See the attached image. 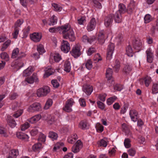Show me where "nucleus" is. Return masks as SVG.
I'll return each mask as SVG.
<instances>
[{
  "label": "nucleus",
  "mask_w": 158,
  "mask_h": 158,
  "mask_svg": "<svg viewBox=\"0 0 158 158\" xmlns=\"http://www.w3.org/2000/svg\"><path fill=\"white\" fill-rule=\"evenodd\" d=\"M62 33L64 38L69 39L71 41H73L75 40L74 31L71 28L69 25H65L61 26Z\"/></svg>",
  "instance_id": "1"
},
{
  "label": "nucleus",
  "mask_w": 158,
  "mask_h": 158,
  "mask_svg": "<svg viewBox=\"0 0 158 158\" xmlns=\"http://www.w3.org/2000/svg\"><path fill=\"white\" fill-rule=\"evenodd\" d=\"M50 92V89L48 86H45L38 89L36 92L37 95L39 97L46 96Z\"/></svg>",
  "instance_id": "2"
},
{
  "label": "nucleus",
  "mask_w": 158,
  "mask_h": 158,
  "mask_svg": "<svg viewBox=\"0 0 158 158\" xmlns=\"http://www.w3.org/2000/svg\"><path fill=\"white\" fill-rule=\"evenodd\" d=\"M23 23V21H21L20 20H18L15 23L14 32L12 34L13 38L15 39H16L17 38L19 31V27Z\"/></svg>",
  "instance_id": "3"
},
{
  "label": "nucleus",
  "mask_w": 158,
  "mask_h": 158,
  "mask_svg": "<svg viewBox=\"0 0 158 158\" xmlns=\"http://www.w3.org/2000/svg\"><path fill=\"white\" fill-rule=\"evenodd\" d=\"M74 103L73 99H68L63 108V110L67 112H71L72 111V107Z\"/></svg>",
  "instance_id": "4"
},
{
  "label": "nucleus",
  "mask_w": 158,
  "mask_h": 158,
  "mask_svg": "<svg viewBox=\"0 0 158 158\" xmlns=\"http://www.w3.org/2000/svg\"><path fill=\"white\" fill-rule=\"evenodd\" d=\"M70 44L68 42L65 40H63L61 45V50L64 53H67L70 50Z\"/></svg>",
  "instance_id": "5"
},
{
  "label": "nucleus",
  "mask_w": 158,
  "mask_h": 158,
  "mask_svg": "<svg viewBox=\"0 0 158 158\" xmlns=\"http://www.w3.org/2000/svg\"><path fill=\"white\" fill-rule=\"evenodd\" d=\"M83 147V143L81 141L79 140L77 141L75 144L72 148V151L74 153L79 152Z\"/></svg>",
  "instance_id": "6"
},
{
  "label": "nucleus",
  "mask_w": 158,
  "mask_h": 158,
  "mask_svg": "<svg viewBox=\"0 0 158 158\" xmlns=\"http://www.w3.org/2000/svg\"><path fill=\"white\" fill-rule=\"evenodd\" d=\"M112 73V70L111 69L109 68L107 69L106 73V76L108 78L107 83L109 84V85L110 86L114 84V81H113L112 79H111Z\"/></svg>",
  "instance_id": "7"
},
{
  "label": "nucleus",
  "mask_w": 158,
  "mask_h": 158,
  "mask_svg": "<svg viewBox=\"0 0 158 158\" xmlns=\"http://www.w3.org/2000/svg\"><path fill=\"white\" fill-rule=\"evenodd\" d=\"M132 44L134 49L135 50V52H138L141 49L142 46L141 40L135 39L133 40Z\"/></svg>",
  "instance_id": "8"
},
{
  "label": "nucleus",
  "mask_w": 158,
  "mask_h": 158,
  "mask_svg": "<svg viewBox=\"0 0 158 158\" xmlns=\"http://www.w3.org/2000/svg\"><path fill=\"white\" fill-rule=\"evenodd\" d=\"M113 15L110 14L106 17L104 19V25L106 27H111L113 21Z\"/></svg>",
  "instance_id": "9"
},
{
  "label": "nucleus",
  "mask_w": 158,
  "mask_h": 158,
  "mask_svg": "<svg viewBox=\"0 0 158 158\" xmlns=\"http://www.w3.org/2000/svg\"><path fill=\"white\" fill-rule=\"evenodd\" d=\"M25 81L30 84H33L34 82L35 83H38L39 82L37 74L35 73H33L31 77H27Z\"/></svg>",
  "instance_id": "10"
},
{
  "label": "nucleus",
  "mask_w": 158,
  "mask_h": 158,
  "mask_svg": "<svg viewBox=\"0 0 158 158\" xmlns=\"http://www.w3.org/2000/svg\"><path fill=\"white\" fill-rule=\"evenodd\" d=\"M114 44L111 43L108 46L107 51L106 59L110 60L111 59L113 52L114 49Z\"/></svg>",
  "instance_id": "11"
},
{
  "label": "nucleus",
  "mask_w": 158,
  "mask_h": 158,
  "mask_svg": "<svg viewBox=\"0 0 158 158\" xmlns=\"http://www.w3.org/2000/svg\"><path fill=\"white\" fill-rule=\"evenodd\" d=\"M41 109L40 104L39 103L35 102L31 105L28 109L29 112H32L33 111H38Z\"/></svg>",
  "instance_id": "12"
},
{
  "label": "nucleus",
  "mask_w": 158,
  "mask_h": 158,
  "mask_svg": "<svg viewBox=\"0 0 158 158\" xmlns=\"http://www.w3.org/2000/svg\"><path fill=\"white\" fill-rule=\"evenodd\" d=\"M70 53L75 58L78 57L81 54L80 48L77 46L73 47L70 52Z\"/></svg>",
  "instance_id": "13"
},
{
  "label": "nucleus",
  "mask_w": 158,
  "mask_h": 158,
  "mask_svg": "<svg viewBox=\"0 0 158 158\" xmlns=\"http://www.w3.org/2000/svg\"><path fill=\"white\" fill-rule=\"evenodd\" d=\"M146 53L147 62L149 63H152L154 58L153 53L152 50L150 48L148 49L146 51Z\"/></svg>",
  "instance_id": "14"
},
{
  "label": "nucleus",
  "mask_w": 158,
  "mask_h": 158,
  "mask_svg": "<svg viewBox=\"0 0 158 158\" xmlns=\"http://www.w3.org/2000/svg\"><path fill=\"white\" fill-rule=\"evenodd\" d=\"M83 90L88 95L91 94L93 90L92 86L89 85H85L83 86Z\"/></svg>",
  "instance_id": "15"
},
{
  "label": "nucleus",
  "mask_w": 158,
  "mask_h": 158,
  "mask_svg": "<svg viewBox=\"0 0 158 158\" xmlns=\"http://www.w3.org/2000/svg\"><path fill=\"white\" fill-rule=\"evenodd\" d=\"M96 24V21L95 18H93L90 20L87 27V29L88 31H92L95 28Z\"/></svg>",
  "instance_id": "16"
},
{
  "label": "nucleus",
  "mask_w": 158,
  "mask_h": 158,
  "mask_svg": "<svg viewBox=\"0 0 158 158\" xmlns=\"http://www.w3.org/2000/svg\"><path fill=\"white\" fill-rule=\"evenodd\" d=\"M42 36L38 33H34L30 35L31 39L34 42H39L41 39Z\"/></svg>",
  "instance_id": "17"
},
{
  "label": "nucleus",
  "mask_w": 158,
  "mask_h": 158,
  "mask_svg": "<svg viewBox=\"0 0 158 158\" xmlns=\"http://www.w3.org/2000/svg\"><path fill=\"white\" fill-rule=\"evenodd\" d=\"M98 36V42L101 44H103L106 39V37L105 35V32L103 31L100 32Z\"/></svg>",
  "instance_id": "18"
},
{
  "label": "nucleus",
  "mask_w": 158,
  "mask_h": 158,
  "mask_svg": "<svg viewBox=\"0 0 158 158\" xmlns=\"http://www.w3.org/2000/svg\"><path fill=\"white\" fill-rule=\"evenodd\" d=\"M7 122L8 125L12 128L15 127L17 124L15 120L10 115L7 116Z\"/></svg>",
  "instance_id": "19"
},
{
  "label": "nucleus",
  "mask_w": 158,
  "mask_h": 158,
  "mask_svg": "<svg viewBox=\"0 0 158 158\" xmlns=\"http://www.w3.org/2000/svg\"><path fill=\"white\" fill-rule=\"evenodd\" d=\"M135 2L133 0H131L127 6V12L129 14H131L135 9Z\"/></svg>",
  "instance_id": "20"
},
{
  "label": "nucleus",
  "mask_w": 158,
  "mask_h": 158,
  "mask_svg": "<svg viewBox=\"0 0 158 158\" xmlns=\"http://www.w3.org/2000/svg\"><path fill=\"white\" fill-rule=\"evenodd\" d=\"M43 118L45 120H46L48 122L49 124H51L53 123L55 121V119L53 116L47 114H44Z\"/></svg>",
  "instance_id": "21"
},
{
  "label": "nucleus",
  "mask_w": 158,
  "mask_h": 158,
  "mask_svg": "<svg viewBox=\"0 0 158 158\" xmlns=\"http://www.w3.org/2000/svg\"><path fill=\"white\" fill-rule=\"evenodd\" d=\"M16 135L19 139L24 141H27L28 139V135L21 132H17Z\"/></svg>",
  "instance_id": "22"
},
{
  "label": "nucleus",
  "mask_w": 158,
  "mask_h": 158,
  "mask_svg": "<svg viewBox=\"0 0 158 158\" xmlns=\"http://www.w3.org/2000/svg\"><path fill=\"white\" fill-rule=\"evenodd\" d=\"M96 39L94 36L88 37L86 35H84L82 37V41L85 43H91L94 41Z\"/></svg>",
  "instance_id": "23"
},
{
  "label": "nucleus",
  "mask_w": 158,
  "mask_h": 158,
  "mask_svg": "<svg viewBox=\"0 0 158 158\" xmlns=\"http://www.w3.org/2000/svg\"><path fill=\"white\" fill-rule=\"evenodd\" d=\"M40 114H37L28 119V121L31 123H34L39 121L41 118Z\"/></svg>",
  "instance_id": "24"
},
{
  "label": "nucleus",
  "mask_w": 158,
  "mask_h": 158,
  "mask_svg": "<svg viewBox=\"0 0 158 158\" xmlns=\"http://www.w3.org/2000/svg\"><path fill=\"white\" fill-rule=\"evenodd\" d=\"M19 155L18 151L16 149H12L9 151L8 156L6 158H16Z\"/></svg>",
  "instance_id": "25"
},
{
  "label": "nucleus",
  "mask_w": 158,
  "mask_h": 158,
  "mask_svg": "<svg viewBox=\"0 0 158 158\" xmlns=\"http://www.w3.org/2000/svg\"><path fill=\"white\" fill-rule=\"evenodd\" d=\"M138 112L135 110H131L130 112V115L131 120L135 122L137 120Z\"/></svg>",
  "instance_id": "26"
},
{
  "label": "nucleus",
  "mask_w": 158,
  "mask_h": 158,
  "mask_svg": "<svg viewBox=\"0 0 158 158\" xmlns=\"http://www.w3.org/2000/svg\"><path fill=\"white\" fill-rule=\"evenodd\" d=\"M118 10L117 11L120 14H124L127 11L126 7L125 5L122 3L120 4L118 6Z\"/></svg>",
  "instance_id": "27"
},
{
  "label": "nucleus",
  "mask_w": 158,
  "mask_h": 158,
  "mask_svg": "<svg viewBox=\"0 0 158 158\" xmlns=\"http://www.w3.org/2000/svg\"><path fill=\"white\" fill-rule=\"evenodd\" d=\"M34 71V69L32 67L29 66L24 71L23 75L24 76H28L30 75Z\"/></svg>",
  "instance_id": "28"
},
{
  "label": "nucleus",
  "mask_w": 158,
  "mask_h": 158,
  "mask_svg": "<svg viewBox=\"0 0 158 158\" xmlns=\"http://www.w3.org/2000/svg\"><path fill=\"white\" fill-rule=\"evenodd\" d=\"M42 145L41 143H37L33 145L32 147V150L35 152H38L42 148Z\"/></svg>",
  "instance_id": "29"
},
{
  "label": "nucleus",
  "mask_w": 158,
  "mask_h": 158,
  "mask_svg": "<svg viewBox=\"0 0 158 158\" xmlns=\"http://www.w3.org/2000/svg\"><path fill=\"white\" fill-rule=\"evenodd\" d=\"M45 71V72L44 76L46 77H48L50 75L52 74L54 71L51 67H48L46 68V70Z\"/></svg>",
  "instance_id": "30"
},
{
  "label": "nucleus",
  "mask_w": 158,
  "mask_h": 158,
  "mask_svg": "<svg viewBox=\"0 0 158 158\" xmlns=\"http://www.w3.org/2000/svg\"><path fill=\"white\" fill-rule=\"evenodd\" d=\"M114 19L116 22L117 23H120L122 21V18L121 16V14L116 12L115 14L114 15Z\"/></svg>",
  "instance_id": "31"
},
{
  "label": "nucleus",
  "mask_w": 158,
  "mask_h": 158,
  "mask_svg": "<svg viewBox=\"0 0 158 158\" xmlns=\"http://www.w3.org/2000/svg\"><path fill=\"white\" fill-rule=\"evenodd\" d=\"M126 54L129 57H132L133 56L134 53L131 47L129 45L126 48Z\"/></svg>",
  "instance_id": "32"
},
{
  "label": "nucleus",
  "mask_w": 158,
  "mask_h": 158,
  "mask_svg": "<svg viewBox=\"0 0 158 158\" xmlns=\"http://www.w3.org/2000/svg\"><path fill=\"white\" fill-rule=\"evenodd\" d=\"M0 135L2 136L7 137L8 134L7 130L3 127H0Z\"/></svg>",
  "instance_id": "33"
},
{
  "label": "nucleus",
  "mask_w": 158,
  "mask_h": 158,
  "mask_svg": "<svg viewBox=\"0 0 158 158\" xmlns=\"http://www.w3.org/2000/svg\"><path fill=\"white\" fill-rule=\"evenodd\" d=\"M48 137L52 140H56L58 138L57 134L53 131H50L48 134Z\"/></svg>",
  "instance_id": "34"
},
{
  "label": "nucleus",
  "mask_w": 158,
  "mask_h": 158,
  "mask_svg": "<svg viewBox=\"0 0 158 158\" xmlns=\"http://www.w3.org/2000/svg\"><path fill=\"white\" fill-rule=\"evenodd\" d=\"M64 70L68 72L70 71L71 69L70 64L69 61H66L64 65Z\"/></svg>",
  "instance_id": "35"
},
{
  "label": "nucleus",
  "mask_w": 158,
  "mask_h": 158,
  "mask_svg": "<svg viewBox=\"0 0 158 158\" xmlns=\"http://www.w3.org/2000/svg\"><path fill=\"white\" fill-rule=\"evenodd\" d=\"M152 93L156 94L158 92V82L154 83L152 87Z\"/></svg>",
  "instance_id": "36"
},
{
  "label": "nucleus",
  "mask_w": 158,
  "mask_h": 158,
  "mask_svg": "<svg viewBox=\"0 0 158 158\" xmlns=\"http://www.w3.org/2000/svg\"><path fill=\"white\" fill-rule=\"evenodd\" d=\"M19 50L18 48H16L14 49L12 53L11 57L13 58H16L17 57L18 58L19 54Z\"/></svg>",
  "instance_id": "37"
},
{
  "label": "nucleus",
  "mask_w": 158,
  "mask_h": 158,
  "mask_svg": "<svg viewBox=\"0 0 158 158\" xmlns=\"http://www.w3.org/2000/svg\"><path fill=\"white\" fill-rule=\"evenodd\" d=\"M143 80L145 86L148 87L151 82V78L147 76L143 78Z\"/></svg>",
  "instance_id": "38"
},
{
  "label": "nucleus",
  "mask_w": 158,
  "mask_h": 158,
  "mask_svg": "<svg viewBox=\"0 0 158 158\" xmlns=\"http://www.w3.org/2000/svg\"><path fill=\"white\" fill-rule=\"evenodd\" d=\"M37 50L40 54H42L45 52L43 46L41 44H40L37 46Z\"/></svg>",
  "instance_id": "39"
},
{
  "label": "nucleus",
  "mask_w": 158,
  "mask_h": 158,
  "mask_svg": "<svg viewBox=\"0 0 158 158\" xmlns=\"http://www.w3.org/2000/svg\"><path fill=\"white\" fill-rule=\"evenodd\" d=\"M132 70V67L130 65H126L124 67L123 71L125 74H127L129 73Z\"/></svg>",
  "instance_id": "40"
},
{
  "label": "nucleus",
  "mask_w": 158,
  "mask_h": 158,
  "mask_svg": "<svg viewBox=\"0 0 158 158\" xmlns=\"http://www.w3.org/2000/svg\"><path fill=\"white\" fill-rule=\"evenodd\" d=\"M122 128H123V131L128 136H131V133L130 131L128 128L126 126L125 124H123L122 125Z\"/></svg>",
  "instance_id": "41"
},
{
  "label": "nucleus",
  "mask_w": 158,
  "mask_h": 158,
  "mask_svg": "<svg viewBox=\"0 0 158 158\" xmlns=\"http://www.w3.org/2000/svg\"><path fill=\"white\" fill-rule=\"evenodd\" d=\"M85 65L87 69H91L93 66L92 61L90 60H88L85 62Z\"/></svg>",
  "instance_id": "42"
},
{
  "label": "nucleus",
  "mask_w": 158,
  "mask_h": 158,
  "mask_svg": "<svg viewBox=\"0 0 158 158\" xmlns=\"http://www.w3.org/2000/svg\"><path fill=\"white\" fill-rule=\"evenodd\" d=\"M79 127L82 129H85L88 128V126L87 122L84 121H82L80 123Z\"/></svg>",
  "instance_id": "43"
},
{
  "label": "nucleus",
  "mask_w": 158,
  "mask_h": 158,
  "mask_svg": "<svg viewBox=\"0 0 158 158\" xmlns=\"http://www.w3.org/2000/svg\"><path fill=\"white\" fill-rule=\"evenodd\" d=\"M1 58L6 61H8L9 60V57L8 54L5 52H3L1 54Z\"/></svg>",
  "instance_id": "44"
},
{
  "label": "nucleus",
  "mask_w": 158,
  "mask_h": 158,
  "mask_svg": "<svg viewBox=\"0 0 158 158\" xmlns=\"http://www.w3.org/2000/svg\"><path fill=\"white\" fill-rule=\"evenodd\" d=\"M53 102L52 99H48L46 102L44 107V109L47 110L52 105Z\"/></svg>",
  "instance_id": "45"
},
{
  "label": "nucleus",
  "mask_w": 158,
  "mask_h": 158,
  "mask_svg": "<svg viewBox=\"0 0 158 158\" xmlns=\"http://www.w3.org/2000/svg\"><path fill=\"white\" fill-rule=\"evenodd\" d=\"M98 144L100 146L106 147L107 144V141L106 140L102 139L98 142Z\"/></svg>",
  "instance_id": "46"
},
{
  "label": "nucleus",
  "mask_w": 158,
  "mask_h": 158,
  "mask_svg": "<svg viewBox=\"0 0 158 158\" xmlns=\"http://www.w3.org/2000/svg\"><path fill=\"white\" fill-rule=\"evenodd\" d=\"M23 113V110L19 109L17 111H16L15 114L13 115V116L15 118H17L20 116Z\"/></svg>",
  "instance_id": "47"
},
{
  "label": "nucleus",
  "mask_w": 158,
  "mask_h": 158,
  "mask_svg": "<svg viewBox=\"0 0 158 158\" xmlns=\"http://www.w3.org/2000/svg\"><path fill=\"white\" fill-rule=\"evenodd\" d=\"M120 65L119 61L117 60H116L114 65V68L115 69V71L116 72H118L120 69Z\"/></svg>",
  "instance_id": "48"
},
{
  "label": "nucleus",
  "mask_w": 158,
  "mask_h": 158,
  "mask_svg": "<svg viewBox=\"0 0 158 158\" xmlns=\"http://www.w3.org/2000/svg\"><path fill=\"white\" fill-rule=\"evenodd\" d=\"M50 23L49 24V25H54L57 22L56 17L55 15H52L50 19Z\"/></svg>",
  "instance_id": "49"
},
{
  "label": "nucleus",
  "mask_w": 158,
  "mask_h": 158,
  "mask_svg": "<svg viewBox=\"0 0 158 158\" xmlns=\"http://www.w3.org/2000/svg\"><path fill=\"white\" fill-rule=\"evenodd\" d=\"M96 128L97 131L98 132H102L103 131V126L99 123H97Z\"/></svg>",
  "instance_id": "50"
},
{
  "label": "nucleus",
  "mask_w": 158,
  "mask_h": 158,
  "mask_svg": "<svg viewBox=\"0 0 158 158\" xmlns=\"http://www.w3.org/2000/svg\"><path fill=\"white\" fill-rule=\"evenodd\" d=\"M102 1V0H93V2L94 6L96 7L99 9H101L102 7V5L99 1Z\"/></svg>",
  "instance_id": "51"
},
{
  "label": "nucleus",
  "mask_w": 158,
  "mask_h": 158,
  "mask_svg": "<svg viewBox=\"0 0 158 158\" xmlns=\"http://www.w3.org/2000/svg\"><path fill=\"white\" fill-rule=\"evenodd\" d=\"M124 143L126 148H129L131 147V140L128 138L126 139H125Z\"/></svg>",
  "instance_id": "52"
},
{
  "label": "nucleus",
  "mask_w": 158,
  "mask_h": 158,
  "mask_svg": "<svg viewBox=\"0 0 158 158\" xmlns=\"http://www.w3.org/2000/svg\"><path fill=\"white\" fill-rule=\"evenodd\" d=\"M30 127L29 124L27 122L25 123L21 126V129L22 131H24L28 128Z\"/></svg>",
  "instance_id": "53"
},
{
  "label": "nucleus",
  "mask_w": 158,
  "mask_h": 158,
  "mask_svg": "<svg viewBox=\"0 0 158 158\" xmlns=\"http://www.w3.org/2000/svg\"><path fill=\"white\" fill-rule=\"evenodd\" d=\"M38 127L33 128L31 131L30 133L31 135L34 136L37 134L39 132Z\"/></svg>",
  "instance_id": "54"
},
{
  "label": "nucleus",
  "mask_w": 158,
  "mask_h": 158,
  "mask_svg": "<svg viewBox=\"0 0 158 158\" xmlns=\"http://www.w3.org/2000/svg\"><path fill=\"white\" fill-rule=\"evenodd\" d=\"M52 6L54 7V10L56 11H60L62 9V7L56 3H53L52 4Z\"/></svg>",
  "instance_id": "55"
},
{
  "label": "nucleus",
  "mask_w": 158,
  "mask_h": 158,
  "mask_svg": "<svg viewBox=\"0 0 158 158\" xmlns=\"http://www.w3.org/2000/svg\"><path fill=\"white\" fill-rule=\"evenodd\" d=\"M46 138V136L44 135L42 133H40V134L38 140L39 141L44 142L45 141Z\"/></svg>",
  "instance_id": "56"
},
{
  "label": "nucleus",
  "mask_w": 158,
  "mask_h": 158,
  "mask_svg": "<svg viewBox=\"0 0 158 158\" xmlns=\"http://www.w3.org/2000/svg\"><path fill=\"white\" fill-rule=\"evenodd\" d=\"M152 18L151 16L149 14L146 15L144 18L145 22L146 23L150 22L152 20Z\"/></svg>",
  "instance_id": "57"
},
{
  "label": "nucleus",
  "mask_w": 158,
  "mask_h": 158,
  "mask_svg": "<svg viewBox=\"0 0 158 158\" xmlns=\"http://www.w3.org/2000/svg\"><path fill=\"white\" fill-rule=\"evenodd\" d=\"M54 59L56 62H58L61 59V56L59 54L56 53L54 56Z\"/></svg>",
  "instance_id": "58"
},
{
  "label": "nucleus",
  "mask_w": 158,
  "mask_h": 158,
  "mask_svg": "<svg viewBox=\"0 0 158 158\" xmlns=\"http://www.w3.org/2000/svg\"><path fill=\"white\" fill-rule=\"evenodd\" d=\"M15 67L19 69L22 67L23 65V63L21 61H19L18 60H16L15 63Z\"/></svg>",
  "instance_id": "59"
},
{
  "label": "nucleus",
  "mask_w": 158,
  "mask_h": 158,
  "mask_svg": "<svg viewBox=\"0 0 158 158\" xmlns=\"http://www.w3.org/2000/svg\"><path fill=\"white\" fill-rule=\"evenodd\" d=\"M51 83L53 87L55 88H57L59 86V83L57 80H52Z\"/></svg>",
  "instance_id": "60"
},
{
  "label": "nucleus",
  "mask_w": 158,
  "mask_h": 158,
  "mask_svg": "<svg viewBox=\"0 0 158 158\" xmlns=\"http://www.w3.org/2000/svg\"><path fill=\"white\" fill-rule=\"evenodd\" d=\"M128 153L130 156H135L136 152L134 149L131 148L128 150Z\"/></svg>",
  "instance_id": "61"
},
{
  "label": "nucleus",
  "mask_w": 158,
  "mask_h": 158,
  "mask_svg": "<svg viewBox=\"0 0 158 158\" xmlns=\"http://www.w3.org/2000/svg\"><path fill=\"white\" fill-rule=\"evenodd\" d=\"M20 106L19 104H18L17 102L14 103L12 106V109L13 110H15L17 109Z\"/></svg>",
  "instance_id": "62"
},
{
  "label": "nucleus",
  "mask_w": 158,
  "mask_h": 158,
  "mask_svg": "<svg viewBox=\"0 0 158 158\" xmlns=\"http://www.w3.org/2000/svg\"><path fill=\"white\" fill-rule=\"evenodd\" d=\"M94 59L95 61H99L102 60V58L100 54L99 53H97L95 55Z\"/></svg>",
  "instance_id": "63"
},
{
  "label": "nucleus",
  "mask_w": 158,
  "mask_h": 158,
  "mask_svg": "<svg viewBox=\"0 0 158 158\" xmlns=\"http://www.w3.org/2000/svg\"><path fill=\"white\" fill-rule=\"evenodd\" d=\"M95 51V49L94 48H90L88 50L87 52L88 55L90 56Z\"/></svg>",
  "instance_id": "64"
}]
</instances>
